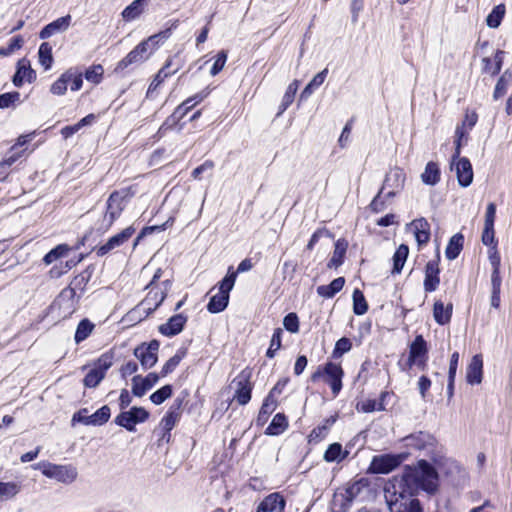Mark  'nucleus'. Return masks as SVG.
I'll return each instance as SVG.
<instances>
[{"instance_id": "f257e3e1", "label": "nucleus", "mask_w": 512, "mask_h": 512, "mask_svg": "<svg viewBox=\"0 0 512 512\" xmlns=\"http://www.w3.org/2000/svg\"><path fill=\"white\" fill-rule=\"evenodd\" d=\"M439 486L437 470L426 460L416 465H406L400 478H395L384 488L385 500L390 512H423L415 498L420 490L433 495Z\"/></svg>"}, {"instance_id": "f03ea898", "label": "nucleus", "mask_w": 512, "mask_h": 512, "mask_svg": "<svg viewBox=\"0 0 512 512\" xmlns=\"http://www.w3.org/2000/svg\"><path fill=\"white\" fill-rule=\"evenodd\" d=\"M343 376L342 366L329 361L323 366H318L317 370L311 375V381L317 382L323 378L324 382L330 386L333 396L336 397L342 389Z\"/></svg>"}, {"instance_id": "7ed1b4c3", "label": "nucleus", "mask_w": 512, "mask_h": 512, "mask_svg": "<svg viewBox=\"0 0 512 512\" xmlns=\"http://www.w3.org/2000/svg\"><path fill=\"white\" fill-rule=\"evenodd\" d=\"M235 281L236 273L230 267L227 275L218 284V293L213 295L207 304V310L210 313L216 314L226 309L229 303L230 291L233 289Z\"/></svg>"}, {"instance_id": "20e7f679", "label": "nucleus", "mask_w": 512, "mask_h": 512, "mask_svg": "<svg viewBox=\"0 0 512 512\" xmlns=\"http://www.w3.org/2000/svg\"><path fill=\"white\" fill-rule=\"evenodd\" d=\"M130 198L128 189H121L112 192L106 203V213L102 226L108 230L114 221L121 215Z\"/></svg>"}, {"instance_id": "39448f33", "label": "nucleus", "mask_w": 512, "mask_h": 512, "mask_svg": "<svg viewBox=\"0 0 512 512\" xmlns=\"http://www.w3.org/2000/svg\"><path fill=\"white\" fill-rule=\"evenodd\" d=\"M88 412L87 408H82L74 413L71 421L72 425H75V423H81L87 426H101L109 420L111 414V410L108 405L102 406L92 415H88Z\"/></svg>"}, {"instance_id": "423d86ee", "label": "nucleus", "mask_w": 512, "mask_h": 512, "mask_svg": "<svg viewBox=\"0 0 512 512\" xmlns=\"http://www.w3.org/2000/svg\"><path fill=\"white\" fill-rule=\"evenodd\" d=\"M149 417V412L142 407H132L129 411H122L116 416L114 422L118 426L134 432L136 424L145 422Z\"/></svg>"}, {"instance_id": "0eeeda50", "label": "nucleus", "mask_w": 512, "mask_h": 512, "mask_svg": "<svg viewBox=\"0 0 512 512\" xmlns=\"http://www.w3.org/2000/svg\"><path fill=\"white\" fill-rule=\"evenodd\" d=\"M406 458L405 454H382L374 456L370 470L376 474H388L396 469Z\"/></svg>"}, {"instance_id": "6e6552de", "label": "nucleus", "mask_w": 512, "mask_h": 512, "mask_svg": "<svg viewBox=\"0 0 512 512\" xmlns=\"http://www.w3.org/2000/svg\"><path fill=\"white\" fill-rule=\"evenodd\" d=\"M160 343L152 340L149 343H142L134 349V356L140 361L143 369L152 368L158 360Z\"/></svg>"}, {"instance_id": "1a4fd4ad", "label": "nucleus", "mask_w": 512, "mask_h": 512, "mask_svg": "<svg viewBox=\"0 0 512 512\" xmlns=\"http://www.w3.org/2000/svg\"><path fill=\"white\" fill-rule=\"evenodd\" d=\"M405 173L400 168H395L386 174L383 185L380 189V194H384L385 190H388L385 194L386 198L394 197L404 187Z\"/></svg>"}, {"instance_id": "9d476101", "label": "nucleus", "mask_w": 512, "mask_h": 512, "mask_svg": "<svg viewBox=\"0 0 512 512\" xmlns=\"http://www.w3.org/2000/svg\"><path fill=\"white\" fill-rule=\"evenodd\" d=\"M150 57L147 42H140L133 50H131L121 61L118 62L115 72L123 71L130 65L141 64Z\"/></svg>"}, {"instance_id": "9b49d317", "label": "nucleus", "mask_w": 512, "mask_h": 512, "mask_svg": "<svg viewBox=\"0 0 512 512\" xmlns=\"http://www.w3.org/2000/svg\"><path fill=\"white\" fill-rule=\"evenodd\" d=\"M135 231L136 230L133 226H129L122 230L120 233L110 237L103 245L96 249L97 256L102 257L114 249L122 246L132 237Z\"/></svg>"}, {"instance_id": "f8f14e48", "label": "nucleus", "mask_w": 512, "mask_h": 512, "mask_svg": "<svg viewBox=\"0 0 512 512\" xmlns=\"http://www.w3.org/2000/svg\"><path fill=\"white\" fill-rule=\"evenodd\" d=\"M249 378L250 373L242 371L233 381L236 386L234 399L240 405H246L251 399L252 385Z\"/></svg>"}, {"instance_id": "ddd939ff", "label": "nucleus", "mask_w": 512, "mask_h": 512, "mask_svg": "<svg viewBox=\"0 0 512 512\" xmlns=\"http://www.w3.org/2000/svg\"><path fill=\"white\" fill-rule=\"evenodd\" d=\"M166 293L160 292V298L156 302L152 300V291H150L147 297L137 305L131 312L132 317L138 316V320L141 321L152 314L164 301Z\"/></svg>"}, {"instance_id": "4468645a", "label": "nucleus", "mask_w": 512, "mask_h": 512, "mask_svg": "<svg viewBox=\"0 0 512 512\" xmlns=\"http://www.w3.org/2000/svg\"><path fill=\"white\" fill-rule=\"evenodd\" d=\"M439 253L436 258L427 262L425 266V279H424V290L426 292L435 291L440 284V269H439Z\"/></svg>"}, {"instance_id": "2eb2a0df", "label": "nucleus", "mask_w": 512, "mask_h": 512, "mask_svg": "<svg viewBox=\"0 0 512 512\" xmlns=\"http://www.w3.org/2000/svg\"><path fill=\"white\" fill-rule=\"evenodd\" d=\"M451 169L455 170L457 180L460 186L468 187L473 181V169L468 158L460 157L451 165Z\"/></svg>"}, {"instance_id": "dca6fc26", "label": "nucleus", "mask_w": 512, "mask_h": 512, "mask_svg": "<svg viewBox=\"0 0 512 512\" xmlns=\"http://www.w3.org/2000/svg\"><path fill=\"white\" fill-rule=\"evenodd\" d=\"M43 473L63 483H71L77 477V470L71 465H49Z\"/></svg>"}, {"instance_id": "f3484780", "label": "nucleus", "mask_w": 512, "mask_h": 512, "mask_svg": "<svg viewBox=\"0 0 512 512\" xmlns=\"http://www.w3.org/2000/svg\"><path fill=\"white\" fill-rule=\"evenodd\" d=\"M286 500L279 492L267 495L257 506L255 512H284Z\"/></svg>"}, {"instance_id": "a211bd4d", "label": "nucleus", "mask_w": 512, "mask_h": 512, "mask_svg": "<svg viewBox=\"0 0 512 512\" xmlns=\"http://www.w3.org/2000/svg\"><path fill=\"white\" fill-rule=\"evenodd\" d=\"M36 80V72L31 68L29 60L22 58L17 63V70L12 78L16 87H21L24 81L32 83Z\"/></svg>"}, {"instance_id": "6ab92c4d", "label": "nucleus", "mask_w": 512, "mask_h": 512, "mask_svg": "<svg viewBox=\"0 0 512 512\" xmlns=\"http://www.w3.org/2000/svg\"><path fill=\"white\" fill-rule=\"evenodd\" d=\"M159 380V375L149 373L145 377L136 375L132 378V393L136 397H142L150 390Z\"/></svg>"}, {"instance_id": "aec40b11", "label": "nucleus", "mask_w": 512, "mask_h": 512, "mask_svg": "<svg viewBox=\"0 0 512 512\" xmlns=\"http://www.w3.org/2000/svg\"><path fill=\"white\" fill-rule=\"evenodd\" d=\"M187 319V316H185L182 313L173 315L167 320L166 323L161 324L159 326V332L167 337L175 336L182 332L187 322Z\"/></svg>"}, {"instance_id": "412c9836", "label": "nucleus", "mask_w": 512, "mask_h": 512, "mask_svg": "<svg viewBox=\"0 0 512 512\" xmlns=\"http://www.w3.org/2000/svg\"><path fill=\"white\" fill-rule=\"evenodd\" d=\"M71 20L72 17L68 14L47 24L42 28V30L39 33L40 39L45 40L50 38L54 34L66 31L71 24Z\"/></svg>"}, {"instance_id": "4be33fe9", "label": "nucleus", "mask_w": 512, "mask_h": 512, "mask_svg": "<svg viewBox=\"0 0 512 512\" xmlns=\"http://www.w3.org/2000/svg\"><path fill=\"white\" fill-rule=\"evenodd\" d=\"M483 378V360L480 355H474L466 369V380L471 385H477Z\"/></svg>"}, {"instance_id": "5701e85b", "label": "nucleus", "mask_w": 512, "mask_h": 512, "mask_svg": "<svg viewBox=\"0 0 512 512\" xmlns=\"http://www.w3.org/2000/svg\"><path fill=\"white\" fill-rule=\"evenodd\" d=\"M427 353V342L422 335H417L409 347L408 366L411 368L414 362H417V358L427 356Z\"/></svg>"}, {"instance_id": "b1692460", "label": "nucleus", "mask_w": 512, "mask_h": 512, "mask_svg": "<svg viewBox=\"0 0 512 512\" xmlns=\"http://www.w3.org/2000/svg\"><path fill=\"white\" fill-rule=\"evenodd\" d=\"M407 441V445L413 447L418 450L426 449L429 446H433L435 443V438L425 432H418L416 434H411L405 438Z\"/></svg>"}, {"instance_id": "393cba45", "label": "nucleus", "mask_w": 512, "mask_h": 512, "mask_svg": "<svg viewBox=\"0 0 512 512\" xmlns=\"http://www.w3.org/2000/svg\"><path fill=\"white\" fill-rule=\"evenodd\" d=\"M411 225L414 226V234L419 246L427 244L430 239V224L425 218L414 220Z\"/></svg>"}, {"instance_id": "a878e982", "label": "nucleus", "mask_w": 512, "mask_h": 512, "mask_svg": "<svg viewBox=\"0 0 512 512\" xmlns=\"http://www.w3.org/2000/svg\"><path fill=\"white\" fill-rule=\"evenodd\" d=\"M352 503L353 500L346 495L342 488H339L336 490L332 498V510L334 512H347Z\"/></svg>"}, {"instance_id": "bb28decb", "label": "nucleus", "mask_w": 512, "mask_h": 512, "mask_svg": "<svg viewBox=\"0 0 512 512\" xmlns=\"http://www.w3.org/2000/svg\"><path fill=\"white\" fill-rule=\"evenodd\" d=\"M345 284V278L344 277H338L335 278L330 284L328 285H321L317 287V294L323 298H332L334 297L339 291L342 290L343 286Z\"/></svg>"}, {"instance_id": "cd10ccee", "label": "nucleus", "mask_w": 512, "mask_h": 512, "mask_svg": "<svg viewBox=\"0 0 512 512\" xmlns=\"http://www.w3.org/2000/svg\"><path fill=\"white\" fill-rule=\"evenodd\" d=\"M463 244H464V236L461 233H457V234L453 235L450 238L448 245L446 247V250H445V255H446L447 259H449V260L456 259L463 249Z\"/></svg>"}, {"instance_id": "c85d7f7f", "label": "nucleus", "mask_w": 512, "mask_h": 512, "mask_svg": "<svg viewBox=\"0 0 512 512\" xmlns=\"http://www.w3.org/2000/svg\"><path fill=\"white\" fill-rule=\"evenodd\" d=\"M433 316L439 325H445L449 323L452 316V304H449L447 307H445L443 302L436 301L434 303Z\"/></svg>"}, {"instance_id": "c756f323", "label": "nucleus", "mask_w": 512, "mask_h": 512, "mask_svg": "<svg viewBox=\"0 0 512 512\" xmlns=\"http://www.w3.org/2000/svg\"><path fill=\"white\" fill-rule=\"evenodd\" d=\"M347 247L348 243L344 239H338L336 241L333 255L327 264L329 268H337L343 264Z\"/></svg>"}, {"instance_id": "7c9ffc66", "label": "nucleus", "mask_w": 512, "mask_h": 512, "mask_svg": "<svg viewBox=\"0 0 512 512\" xmlns=\"http://www.w3.org/2000/svg\"><path fill=\"white\" fill-rule=\"evenodd\" d=\"M277 407V401L272 395H267L257 416V425H264Z\"/></svg>"}, {"instance_id": "2f4dec72", "label": "nucleus", "mask_w": 512, "mask_h": 512, "mask_svg": "<svg viewBox=\"0 0 512 512\" xmlns=\"http://www.w3.org/2000/svg\"><path fill=\"white\" fill-rule=\"evenodd\" d=\"M146 3L147 0H134L122 11V18L127 22L137 19L143 13Z\"/></svg>"}, {"instance_id": "473e14b6", "label": "nucleus", "mask_w": 512, "mask_h": 512, "mask_svg": "<svg viewBox=\"0 0 512 512\" xmlns=\"http://www.w3.org/2000/svg\"><path fill=\"white\" fill-rule=\"evenodd\" d=\"M423 183L434 186L440 181V169L437 163L428 162L424 172L421 174Z\"/></svg>"}, {"instance_id": "72a5a7b5", "label": "nucleus", "mask_w": 512, "mask_h": 512, "mask_svg": "<svg viewBox=\"0 0 512 512\" xmlns=\"http://www.w3.org/2000/svg\"><path fill=\"white\" fill-rule=\"evenodd\" d=\"M288 427V421L283 413H277L269 426L266 428L265 434L267 435H279L283 433Z\"/></svg>"}, {"instance_id": "f704fd0d", "label": "nucleus", "mask_w": 512, "mask_h": 512, "mask_svg": "<svg viewBox=\"0 0 512 512\" xmlns=\"http://www.w3.org/2000/svg\"><path fill=\"white\" fill-rule=\"evenodd\" d=\"M409 255V247L401 244L393 255L392 274H400Z\"/></svg>"}, {"instance_id": "c9c22d12", "label": "nucleus", "mask_w": 512, "mask_h": 512, "mask_svg": "<svg viewBox=\"0 0 512 512\" xmlns=\"http://www.w3.org/2000/svg\"><path fill=\"white\" fill-rule=\"evenodd\" d=\"M180 412H177L174 409H169L166 415L161 420V426L164 430V434L162 439H166L168 442L170 439V431L173 429L177 421L179 420Z\"/></svg>"}, {"instance_id": "e433bc0d", "label": "nucleus", "mask_w": 512, "mask_h": 512, "mask_svg": "<svg viewBox=\"0 0 512 512\" xmlns=\"http://www.w3.org/2000/svg\"><path fill=\"white\" fill-rule=\"evenodd\" d=\"M171 36V28L165 29L151 35L142 42H147V48H149L150 56Z\"/></svg>"}, {"instance_id": "4c0bfd02", "label": "nucleus", "mask_w": 512, "mask_h": 512, "mask_svg": "<svg viewBox=\"0 0 512 512\" xmlns=\"http://www.w3.org/2000/svg\"><path fill=\"white\" fill-rule=\"evenodd\" d=\"M504 54L505 52L503 50H497L494 55V66L493 69H490L491 64V58L485 57L482 59V62L484 64L483 71L485 73H489L492 76H495L500 73L503 65L504 60Z\"/></svg>"}, {"instance_id": "58836bf2", "label": "nucleus", "mask_w": 512, "mask_h": 512, "mask_svg": "<svg viewBox=\"0 0 512 512\" xmlns=\"http://www.w3.org/2000/svg\"><path fill=\"white\" fill-rule=\"evenodd\" d=\"M95 325L87 318L82 319L76 328L74 340L76 344H79L86 340L94 330Z\"/></svg>"}, {"instance_id": "ea45409f", "label": "nucleus", "mask_w": 512, "mask_h": 512, "mask_svg": "<svg viewBox=\"0 0 512 512\" xmlns=\"http://www.w3.org/2000/svg\"><path fill=\"white\" fill-rule=\"evenodd\" d=\"M511 81H512V72L508 69V70L504 71V73L500 76V78L498 79V81L496 83L494 93H493V98L495 100H498L499 98L503 97L506 94L507 88Z\"/></svg>"}, {"instance_id": "a19ab883", "label": "nucleus", "mask_w": 512, "mask_h": 512, "mask_svg": "<svg viewBox=\"0 0 512 512\" xmlns=\"http://www.w3.org/2000/svg\"><path fill=\"white\" fill-rule=\"evenodd\" d=\"M506 8L504 4L495 6L486 18V24L490 28H498L505 16Z\"/></svg>"}, {"instance_id": "79ce46f5", "label": "nucleus", "mask_w": 512, "mask_h": 512, "mask_svg": "<svg viewBox=\"0 0 512 512\" xmlns=\"http://www.w3.org/2000/svg\"><path fill=\"white\" fill-rule=\"evenodd\" d=\"M39 63L45 70H49L53 64L52 46L48 42H43L38 50Z\"/></svg>"}, {"instance_id": "37998d69", "label": "nucleus", "mask_w": 512, "mask_h": 512, "mask_svg": "<svg viewBox=\"0 0 512 512\" xmlns=\"http://www.w3.org/2000/svg\"><path fill=\"white\" fill-rule=\"evenodd\" d=\"M185 349H179L174 356H172L162 367L160 376L165 377L168 374L172 373L176 367L179 365L181 360L186 356Z\"/></svg>"}, {"instance_id": "c03bdc74", "label": "nucleus", "mask_w": 512, "mask_h": 512, "mask_svg": "<svg viewBox=\"0 0 512 512\" xmlns=\"http://www.w3.org/2000/svg\"><path fill=\"white\" fill-rule=\"evenodd\" d=\"M353 312L356 315H363L368 311V303L361 290L356 288L353 291Z\"/></svg>"}, {"instance_id": "a18cd8bd", "label": "nucleus", "mask_w": 512, "mask_h": 512, "mask_svg": "<svg viewBox=\"0 0 512 512\" xmlns=\"http://www.w3.org/2000/svg\"><path fill=\"white\" fill-rule=\"evenodd\" d=\"M346 455L347 452L342 454V446L340 443H332L324 453V460L327 462H339L344 459Z\"/></svg>"}, {"instance_id": "49530a36", "label": "nucleus", "mask_w": 512, "mask_h": 512, "mask_svg": "<svg viewBox=\"0 0 512 512\" xmlns=\"http://www.w3.org/2000/svg\"><path fill=\"white\" fill-rule=\"evenodd\" d=\"M71 80V73L64 72L61 76L51 85L50 92L54 95H64L67 91V85Z\"/></svg>"}, {"instance_id": "de8ad7c7", "label": "nucleus", "mask_w": 512, "mask_h": 512, "mask_svg": "<svg viewBox=\"0 0 512 512\" xmlns=\"http://www.w3.org/2000/svg\"><path fill=\"white\" fill-rule=\"evenodd\" d=\"M193 99H186L182 104H180L173 114L168 118V121H172V123H177L181 119H183L186 114L195 106V103H192Z\"/></svg>"}, {"instance_id": "09e8293b", "label": "nucleus", "mask_w": 512, "mask_h": 512, "mask_svg": "<svg viewBox=\"0 0 512 512\" xmlns=\"http://www.w3.org/2000/svg\"><path fill=\"white\" fill-rule=\"evenodd\" d=\"M298 89V81L294 80L292 83H290L286 89V92L282 98V102L280 105V111L279 114L283 113L294 101L295 94Z\"/></svg>"}, {"instance_id": "8fccbe9b", "label": "nucleus", "mask_w": 512, "mask_h": 512, "mask_svg": "<svg viewBox=\"0 0 512 512\" xmlns=\"http://www.w3.org/2000/svg\"><path fill=\"white\" fill-rule=\"evenodd\" d=\"M20 491V486L14 482H0V501L11 499Z\"/></svg>"}, {"instance_id": "3c124183", "label": "nucleus", "mask_w": 512, "mask_h": 512, "mask_svg": "<svg viewBox=\"0 0 512 512\" xmlns=\"http://www.w3.org/2000/svg\"><path fill=\"white\" fill-rule=\"evenodd\" d=\"M173 392V388L171 385L167 384L155 391L150 395V400L155 405L162 404L166 399L171 397Z\"/></svg>"}, {"instance_id": "603ef678", "label": "nucleus", "mask_w": 512, "mask_h": 512, "mask_svg": "<svg viewBox=\"0 0 512 512\" xmlns=\"http://www.w3.org/2000/svg\"><path fill=\"white\" fill-rule=\"evenodd\" d=\"M352 348V342L347 337L340 338L333 349L332 357L334 359L341 358L345 353L349 352Z\"/></svg>"}, {"instance_id": "864d4df0", "label": "nucleus", "mask_w": 512, "mask_h": 512, "mask_svg": "<svg viewBox=\"0 0 512 512\" xmlns=\"http://www.w3.org/2000/svg\"><path fill=\"white\" fill-rule=\"evenodd\" d=\"M104 377L105 375L102 372L93 367L83 379L84 386L88 388H95L100 384Z\"/></svg>"}, {"instance_id": "5fc2aeb1", "label": "nucleus", "mask_w": 512, "mask_h": 512, "mask_svg": "<svg viewBox=\"0 0 512 512\" xmlns=\"http://www.w3.org/2000/svg\"><path fill=\"white\" fill-rule=\"evenodd\" d=\"M69 251V247L65 244H61L50 250L43 258V261L45 264L49 265L59 259L60 257H63L66 255V253Z\"/></svg>"}, {"instance_id": "6e6d98bb", "label": "nucleus", "mask_w": 512, "mask_h": 512, "mask_svg": "<svg viewBox=\"0 0 512 512\" xmlns=\"http://www.w3.org/2000/svg\"><path fill=\"white\" fill-rule=\"evenodd\" d=\"M24 40L18 35L10 39L6 47H0V56L7 57L23 46Z\"/></svg>"}, {"instance_id": "4d7b16f0", "label": "nucleus", "mask_w": 512, "mask_h": 512, "mask_svg": "<svg viewBox=\"0 0 512 512\" xmlns=\"http://www.w3.org/2000/svg\"><path fill=\"white\" fill-rule=\"evenodd\" d=\"M103 73L104 69L100 64L93 65L86 70L85 78L89 82L98 84L102 80Z\"/></svg>"}, {"instance_id": "13d9d810", "label": "nucleus", "mask_w": 512, "mask_h": 512, "mask_svg": "<svg viewBox=\"0 0 512 512\" xmlns=\"http://www.w3.org/2000/svg\"><path fill=\"white\" fill-rule=\"evenodd\" d=\"M113 365V354L112 353H104L102 354L96 363L94 364V368L98 371L102 372L104 375L107 370Z\"/></svg>"}, {"instance_id": "bf43d9fd", "label": "nucleus", "mask_w": 512, "mask_h": 512, "mask_svg": "<svg viewBox=\"0 0 512 512\" xmlns=\"http://www.w3.org/2000/svg\"><path fill=\"white\" fill-rule=\"evenodd\" d=\"M366 485V481L364 479H360L351 484H348L347 487L342 488L346 495H348L353 501L356 497L361 493L363 487Z\"/></svg>"}, {"instance_id": "052dcab7", "label": "nucleus", "mask_w": 512, "mask_h": 512, "mask_svg": "<svg viewBox=\"0 0 512 512\" xmlns=\"http://www.w3.org/2000/svg\"><path fill=\"white\" fill-rule=\"evenodd\" d=\"M20 100V93L17 91L7 92L0 95V108L5 109Z\"/></svg>"}, {"instance_id": "680f3d73", "label": "nucleus", "mask_w": 512, "mask_h": 512, "mask_svg": "<svg viewBox=\"0 0 512 512\" xmlns=\"http://www.w3.org/2000/svg\"><path fill=\"white\" fill-rule=\"evenodd\" d=\"M285 329L291 333L299 331V319L296 313H288L283 319Z\"/></svg>"}, {"instance_id": "e2e57ef3", "label": "nucleus", "mask_w": 512, "mask_h": 512, "mask_svg": "<svg viewBox=\"0 0 512 512\" xmlns=\"http://www.w3.org/2000/svg\"><path fill=\"white\" fill-rule=\"evenodd\" d=\"M359 409L364 413H371L374 411L385 410V405H383L382 403H378L377 400L368 399L361 403Z\"/></svg>"}, {"instance_id": "0e129e2a", "label": "nucleus", "mask_w": 512, "mask_h": 512, "mask_svg": "<svg viewBox=\"0 0 512 512\" xmlns=\"http://www.w3.org/2000/svg\"><path fill=\"white\" fill-rule=\"evenodd\" d=\"M227 61V52L224 50H221L218 52L215 62L211 68L210 74L212 76L217 75L224 67L225 63Z\"/></svg>"}, {"instance_id": "69168bd1", "label": "nucleus", "mask_w": 512, "mask_h": 512, "mask_svg": "<svg viewBox=\"0 0 512 512\" xmlns=\"http://www.w3.org/2000/svg\"><path fill=\"white\" fill-rule=\"evenodd\" d=\"M65 72H70L71 73V80H70V82L72 83L71 84V90L72 91L80 90L82 85H83L82 73L79 72L77 69H74V68H70V69L66 70Z\"/></svg>"}, {"instance_id": "338daca9", "label": "nucleus", "mask_w": 512, "mask_h": 512, "mask_svg": "<svg viewBox=\"0 0 512 512\" xmlns=\"http://www.w3.org/2000/svg\"><path fill=\"white\" fill-rule=\"evenodd\" d=\"M364 8V0H352L350 4L351 22L356 24L359 19L360 12Z\"/></svg>"}, {"instance_id": "774afa93", "label": "nucleus", "mask_w": 512, "mask_h": 512, "mask_svg": "<svg viewBox=\"0 0 512 512\" xmlns=\"http://www.w3.org/2000/svg\"><path fill=\"white\" fill-rule=\"evenodd\" d=\"M482 243L486 246L497 245V243L495 242L494 226H484L482 233Z\"/></svg>"}]
</instances>
